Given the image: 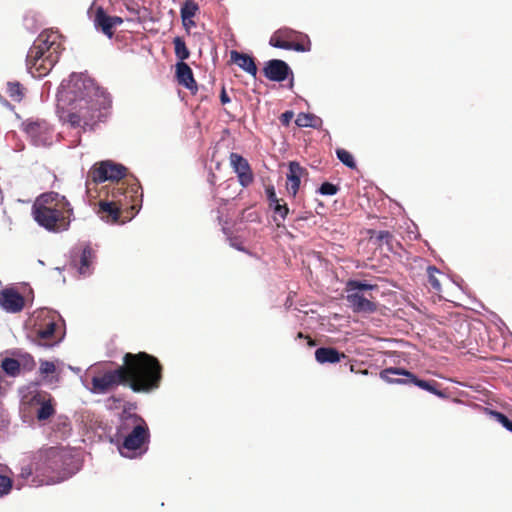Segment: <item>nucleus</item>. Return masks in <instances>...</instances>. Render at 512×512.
I'll use <instances>...</instances> for the list:
<instances>
[{
    "label": "nucleus",
    "mask_w": 512,
    "mask_h": 512,
    "mask_svg": "<svg viewBox=\"0 0 512 512\" xmlns=\"http://www.w3.org/2000/svg\"><path fill=\"white\" fill-rule=\"evenodd\" d=\"M163 366L153 355L146 352L126 353L123 364L91 379L90 391L105 394L119 385L129 386L135 393H148L160 387Z\"/></svg>",
    "instance_id": "f257e3e1"
},
{
    "label": "nucleus",
    "mask_w": 512,
    "mask_h": 512,
    "mask_svg": "<svg viewBox=\"0 0 512 512\" xmlns=\"http://www.w3.org/2000/svg\"><path fill=\"white\" fill-rule=\"evenodd\" d=\"M70 110L68 122L73 127L92 128L111 106L109 94L96 82L82 74H72L68 84Z\"/></svg>",
    "instance_id": "f03ea898"
},
{
    "label": "nucleus",
    "mask_w": 512,
    "mask_h": 512,
    "mask_svg": "<svg viewBox=\"0 0 512 512\" xmlns=\"http://www.w3.org/2000/svg\"><path fill=\"white\" fill-rule=\"evenodd\" d=\"M32 215L39 226L59 233L68 230L73 208L65 196L53 191L45 192L36 198Z\"/></svg>",
    "instance_id": "7ed1b4c3"
},
{
    "label": "nucleus",
    "mask_w": 512,
    "mask_h": 512,
    "mask_svg": "<svg viewBox=\"0 0 512 512\" xmlns=\"http://www.w3.org/2000/svg\"><path fill=\"white\" fill-rule=\"evenodd\" d=\"M114 190H108L110 199L99 202L98 215L110 223H125L131 220L138 212L142 202V188L136 181L130 189L124 192L123 184Z\"/></svg>",
    "instance_id": "20e7f679"
},
{
    "label": "nucleus",
    "mask_w": 512,
    "mask_h": 512,
    "mask_svg": "<svg viewBox=\"0 0 512 512\" xmlns=\"http://www.w3.org/2000/svg\"><path fill=\"white\" fill-rule=\"evenodd\" d=\"M64 50L62 35L55 30L42 31L30 47L26 65L33 77L46 76L59 61Z\"/></svg>",
    "instance_id": "39448f33"
},
{
    "label": "nucleus",
    "mask_w": 512,
    "mask_h": 512,
    "mask_svg": "<svg viewBox=\"0 0 512 512\" xmlns=\"http://www.w3.org/2000/svg\"><path fill=\"white\" fill-rule=\"evenodd\" d=\"M128 169L119 163L113 161H102L98 165H94L90 170L88 177L94 183H102L110 181L109 190H114L115 187H119V183L123 184L124 192L130 189L132 183L135 181L139 183L136 178L127 179Z\"/></svg>",
    "instance_id": "423d86ee"
},
{
    "label": "nucleus",
    "mask_w": 512,
    "mask_h": 512,
    "mask_svg": "<svg viewBox=\"0 0 512 512\" xmlns=\"http://www.w3.org/2000/svg\"><path fill=\"white\" fill-rule=\"evenodd\" d=\"M35 476L32 483L35 485H49L55 483L60 469V458L58 453L51 449L47 452H40L34 457Z\"/></svg>",
    "instance_id": "0eeeda50"
},
{
    "label": "nucleus",
    "mask_w": 512,
    "mask_h": 512,
    "mask_svg": "<svg viewBox=\"0 0 512 512\" xmlns=\"http://www.w3.org/2000/svg\"><path fill=\"white\" fill-rule=\"evenodd\" d=\"M380 377L384 381L392 384H408L412 383L417 387L426 390L438 397L444 398L446 395L443 391L437 389L438 383L434 380L426 381L417 378L412 372L403 368L390 367L380 372Z\"/></svg>",
    "instance_id": "6e6552de"
},
{
    "label": "nucleus",
    "mask_w": 512,
    "mask_h": 512,
    "mask_svg": "<svg viewBox=\"0 0 512 512\" xmlns=\"http://www.w3.org/2000/svg\"><path fill=\"white\" fill-rule=\"evenodd\" d=\"M269 44L276 48L297 52L311 50V41L307 35L286 27L276 30L270 37Z\"/></svg>",
    "instance_id": "1a4fd4ad"
},
{
    "label": "nucleus",
    "mask_w": 512,
    "mask_h": 512,
    "mask_svg": "<svg viewBox=\"0 0 512 512\" xmlns=\"http://www.w3.org/2000/svg\"><path fill=\"white\" fill-rule=\"evenodd\" d=\"M149 437L150 433L146 422L135 426L131 433L122 439V444L119 446L120 453L125 457L136 456L138 451L139 454L144 453L147 450L144 446L149 442Z\"/></svg>",
    "instance_id": "9d476101"
},
{
    "label": "nucleus",
    "mask_w": 512,
    "mask_h": 512,
    "mask_svg": "<svg viewBox=\"0 0 512 512\" xmlns=\"http://www.w3.org/2000/svg\"><path fill=\"white\" fill-rule=\"evenodd\" d=\"M57 323L53 317L45 316L35 323V337L34 342L40 346L51 347L58 342L56 336Z\"/></svg>",
    "instance_id": "9b49d317"
},
{
    "label": "nucleus",
    "mask_w": 512,
    "mask_h": 512,
    "mask_svg": "<svg viewBox=\"0 0 512 512\" xmlns=\"http://www.w3.org/2000/svg\"><path fill=\"white\" fill-rule=\"evenodd\" d=\"M24 131L36 146L46 145L50 141V127L44 120L27 121Z\"/></svg>",
    "instance_id": "f8f14e48"
},
{
    "label": "nucleus",
    "mask_w": 512,
    "mask_h": 512,
    "mask_svg": "<svg viewBox=\"0 0 512 512\" xmlns=\"http://www.w3.org/2000/svg\"><path fill=\"white\" fill-rule=\"evenodd\" d=\"M123 23V19L119 16H110L103 7H98L95 11L94 25L104 35L112 38L115 28Z\"/></svg>",
    "instance_id": "ddd939ff"
},
{
    "label": "nucleus",
    "mask_w": 512,
    "mask_h": 512,
    "mask_svg": "<svg viewBox=\"0 0 512 512\" xmlns=\"http://www.w3.org/2000/svg\"><path fill=\"white\" fill-rule=\"evenodd\" d=\"M230 164L237 174L242 187H248L254 181V175L248 161L238 153L230 154Z\"/></svg>",
    "instance_id": "4468645a"
},
{
    "label": "nucleus",
    "mask_w": 512,
    "mask_h": 512,
    "mask_svg": "<svg viewBox=\"0 0 512 512\" xmlns=\"http://www.w3.org/2000/svg\"><path fill=\"white\" fill-rule=\"evenodd\" d=\"M0 306L7 312L18 313L25 306L24 297L13 288L0 291Z\"/></svg>",
    "instance_id": "2eb2a0df"
},
{
    "label": "nucleus",
    "mask_w": 512,
    "mask_h": 512,
    "mask_svg": "<svg viewBox=\"0 0 512 512\" xmlns=\"http://www.w3.org/2000/svg\"><path fill=\"white\" fill-rule=\"evenodd\" d=\"M32 402L40 406L36 413L38 421L48 420L56 413L54 399L47 392H37L32 397Z\"/></svg>",
    "instance_id": "dca6fc26"
},
{
    "label": "nucleus",
    "mask_w": 512,
    "mask_h": 512,
    "mask_svg": "<svg viewBox=\"0 0 512 512\" xmlns=\"http://www.w3.org/2000/svg\"><path fill=\"white\" fill-rule=\"evenodd\" d=\"M263 73L271 81L282 82L291 73V69L285 61L272 59L265 63Z\"/></svg>",
    "instance_id": "f3484780"
},
{
    "label": "nucleus",
    "mask_w": 512,
    "mask_h": 512,
    "mask_svg": "<svg viewBox=\"0 0 512 512\" xmlns=\"http://www.w3.org/2000/svg\"><path fill=\"white\" fill-rule=\"evenodd\" d=\"M346 300L354 312L373 313L377 310V304L366 298L359 292H347Z\"/></svg>",
    "instance_id": "a211bd4d"
},
{
    "label": "nucleus",
    "mask_w": 512,
    "mask_h": 512,
    "mask_svg": "<svg viewBox=\"0 0 512 512\" xmlns=\"http://www.w3.org/2000/svg\"><path fill=\"white\" fill-rule=\"evenodd\" d=\"M144 423V419L137 414H123L115 434L117 442L121 441L127 434H130L135 426Z\"/></svg>",
    "instance_id": "6ab92c4d"
},
{
    "label": "nucleus",
    "mask_w": 512,
    "mask_h": 512,
    "mask_svg": "<svg viewBox=\"0 0 512 512\" xmlns=\"http://www.w3.org/2000/svg\"><path fill=\"white\" fill-rule=\"evenodd\" d=\"M306 173V169L303 168L298 162L289 163V173L287 174L286 183V188L289 194L296 196L300 187L301 177Z\"/></svg>",
    "instance_id": "aec40b11"
},
{
    "label": "nucleus",
    "mask_w": 512,
    "mask_h": 512,
    "mask_svg": "<svg viewBox=\"0 0 512 512\" xmlns=\"http://www.w3.org/2000/svg\"><path fill=\"white\" fill-rule=\"evenodd\" d=\"M176 78L180 85L189 89L192 93L197 90V83L193 77L192 69L185 62L176 64Z\"/></svg>",
    "instance_id": "412c9836"
},
{
    "label": "nucleus",
    "mask_w": 512,
    "mask_h": 512,
    "mask_svg": "<svg viewBox=\"0 0 512 512\" xmlns=\"http://www.w3.org/2000/svg\"><path fill=\"white\" fill-rule=\"evenodd\" d=\"M344 358H346V355L333 347H320L315 351V359L320 364H334L340 362Z\"/></svg>",
    "instance_id": "4be33fe9"
},
{
    "label": "nucleus",
    "mask_w": 512,
    "mask_h": 512,
    "mask_svg": "<svg viewBox=\"0 0 512 512\" xmlns=\"http://www.w3.org/2000/svg\"><path fill=\"white\" fill-rule=\"evenodd\" d=\"M231 61L237 64L241 69L251 74L252 76H256L257 74V66L253 57L248 54L238 52L236 50L231 51Z\"/></svg>",
    "instance_id": "5701e85b"
},
{
    "label": "nucleus",
    "mask_w": 512,
    "mask_h": 512,
    "mask_svg": "<svg viewBox=\"0 0 512 512\" xmlns=\"http://www.w3.org/2000/svg\"><path fill=\"white\" fill-rule=\"evenodd\" d=\"M95 259V253L90 246H85L82 249L79 262L75 264L78 271L82 275H88L91 271L92 263Z\"/></svg>",
    "instance_id": "b1692460"
},
{
    "label": "nucleus",
    "mask_w": 512,
    "mask_h": 512,
    "mask_svg": "<svg viewBox=\"0 0 512 512\" xmlns=\"http://www.w3.org/2000/svg\"><path fill=\"white\" fill-rule=\"evenodd\" d=\"M6 92L14 102L19 103L26 95V88L18 81H10L7 83Z\"/></svg>",
    "instance_id": "393cba45"
},
{
    "label": "nucleus",
    "mask_w": 512,
    "mask_h": 512,
    "mask_svg": "<svg viewBox=\"0 0 512 512\" xmlns=\"http://www.w3.org/2000/svg\"><path fill=\"white\" fill-rule=\"evenodd\" d=\"M320 123L321 119L311 113H299L295 120V124L301 128H317L320 125Z\"/></svg>",
    "instance_id": "a878e982"
},
{
    "label": "nucleus",
    "mask_w": 512,
    "mask_h": 512,
    "mask_svg": "<svg viewBox=\"0 0 512 512\" xmlns=\"http://www.w3.org/2000/svg\"><path fill=\"white\" fill-rule=\"evenodd\" d=\"M441 272L435 266H428L427 268V285L429 288L439 294L441 292V283L439 280V276H441Z\"/></svg>",
    "instance_id": "bb28decb"
},
{
    "label": "nucleus",
    "mask_w": 512,
    "mask_h": 512,
    "mask_svg": "<svg viewBox=\"0 0 512 512\" xmlns=\"http://www.w3.org/2000/svg\"><path fill=\"white\" fill-rule=\"evenodd\" d=\"M173 45L175 56L180 60V62H184V60L189 58L190 51L181 37H175L173 39Z\"/></svg>",
    "instance_id": "cd10ccee"
},
{
    "label": "nucleus",
    "mask_w": 512,
    "mask_h": 512,
    "mask_svg": "<svg viewBox=\"0 0 512 512\" xmlns=\"http://www.w3.org/2000/svg\"><path fill=\"white\" fill-rule=\"evenodd\" d=\"M20 362L14 358H5L1 362V368L9 376L15 377L20 373Z\"/></svg>",
    "instance_id": "c85d7f7f"
},
{
    "label": "nucleus",
    "mask_w": 512,
    "mask_h": 512,
    "mask_svg": "<svg viewBox=\"0 0 512 512\" xmlns=\"http://www.w3.org/2000/svg\"><path fill=\"white\" fill-rule=\"evenodd\" d=\"M377 289V285H372L367 282H362L358 280H349L346 283V292H359L360 291H366V290H373Z\"/></svg>",
    "instance_id": "c756f323"
},
{
    "label": "nucleus",
    "mask_w": 512,
    "mask_h": 512,
    "mask_svg": "<svg viewBox=\"0 0 512 512\" xmlns=\"http://www.w3.org/2000/svg\"><path fill=\"white\" fill-rule=\"evenodd\" d=\"M198 10L199 7L193 0L185 1L180 10L182 21H186L188 18H193Z\"/></svg>",
    "instance_id": "7c9ffc66"
},
{
    "label": "nucleus",
    "mask_w": 512,
    "mask_h": 512,
    "mask_svg": "<svg viewBox=\"0 0 512 512\" xmlns=\"http://www.w3.org/2000/svg\"><path fill=\"white\" fill-rule=\"evenodd\" d=\"M337 158L347 167L351 169H356V162L354 160L353 155L343 148H338L336 150Z\"/></svg>",
    "instance_id": "2f4dec72"
},
{
    "label": "nucleus",
    "mask_w": 512,
    "mask_h": 512,
    "mask_svg": "<svg viewBox=\"0 0 512 512\" xmlns=\"http://www.w3.org/2000/svg\"><path fill=\"white\" fill-rule=\"evenodd\" d=\"M274 212V220L277 221L278 217L284 221L289 213V208L287 203L283 200V202H280L279 204L274 205L273 208H271Z\"/></svg>",
    "instance_id": "473e14b6"
},
{
    "label": "nucleus",
    "mask_w": 512,
    "mask_h": 512,
    "mask_svg": "<svg viewBox=\"0 0 512 512\" xmlns=\"http://www.w3.org/2000/svg\"><path fill=\"white\" fill-rule=\"evenodd\" d=\"M374 233L376 234V240L380 246L386 244L388 248L392 250V241L394 240L392 233L389 231H379Z\"/></svg>",
    "instance_id": "72a5a7b5"
},
{
    "label": "nucleus",
    "mask_w": 512,
    "mask_h": 512,
    "mask_svg": "<svg viewBox=\"0 0 512 512\" xmlns=\"http://www.w3.org/2000/svg\"><path fill=\"white\" fill-rule=\"evenodd\" d=\"M39 372H40L41 375H43L46 378L50 374L51 375L55 374L56 366L51 361L41 360L40 361Z\"/></svg>",
    "instance_id": "f704fd0d"
},
{
    "label": "nucleus",
    "mask_w": 512,
    "mask_h": 512,
    "mask_svg": "<svg viewBox=\"0 0 512 512\" xmlns=\"http://www.w3.org/2000/svg\"><path fill=\"white\" fill-rule=\"evenodd\" d=\"M491 415L501 423L507 430L512 432V421L503 413L497 411H491Z\"/></svg>",
    "instance_id": "c9c22d12"
},
{
    "label": "nucleus",
    "mask_w": 512,
    "mask_h": 512,
    "mask_svg": "<svg viewBox=\"0 0 512 512\" xmlns=\"http://www.w3.org/2000/svg\"><path fill=\"white\" fill-rule=\"evenodd\" d=\"M266 195L267 200L269 202V207L273 208L274 205L279 204L280 202H283V199H279L276 195L275 189L273 186L266 187Z\"/></svg>",
    "instance_id": "e433bc0d"
},
{
    "label": "nucleus",
    "mask_w": 512,
    "mask_h": 512,
    "mask_svg": "<svg viewBox=\"0 0 512 512\" xmlns=\"http://www.w3.org/2000/svg\"><path fill=\"white\" fill-rule=\"evenodd\" d=\"M32 476H35L34 461L29 465L22 466L21 471L19 473V477L23 481H27Z\"/></svg>",
    "instance_id": "4c0bfd02"
},
{
    "label": "nucleus",
    "mask_w": 512,
    "mask_h": 512,
    "mask_svg": "<svg viewBox=\"0 0 512 512\" xmlns=\"http://www.w3.org/2000/svg\"><path fill=\"white\" fill-rule=\"evenodd\" d=\"M319 192L322 195H335L338 192V187L330 182H324L320 186Z\"/></svg>",
    "instance_id": "58836bf2"
},
{
    "label": "nucleus",
    "mask_w": 512,
    "mask_h": 512,
    "mask_svg": "<svg viewBox=\"0 0 512 512\" xmlns=\"http://www.w3.org/2000/svg\"><path fill=\"white\" fill-rule=\"evenodd\" d=\"M22 361H23V364H22L23 368L28 371L33 370L36 366V362L30 354H26L25 356H23Z\"/></svg>",
    "instance_id": "ea45409f"
},
{
    "label": "nucleus",
    "mask_w": 512,
    "mask_h": 512,
    "mask_svg": "<svg viewBox=\"0 0 512 512\" xmlns=\"http://www.w3.org/2000/svg\"><path fill=\"white\" fill-rule=\"evenodd\" d=\"M294 117V113L293 111H285L284 113L281 114L280 116V122L282 123V125L284 126H288L290 124V122L292 121Z\"/></svg>",
    "instance_id": "a19ab883"
},
{
    "label": "nucleus",
    "mask_w": 512,
    "mask_h": 512,
    "mask_svg": "<svg viewBox=\"0 0 512 512\" xmlns=\"http://www.w3.org/2000/svg\"><path fill=\"white\" fill-rule=\"evenodd\" d=\"M220 101H221L222 105H225L231 101L226 90H225V87H222V90L220 93Z\"/></svg>",
    "instance_id": "79ce46f5"
},
{
    "label": "nucleus",
    "mask_w": 512,
    "mask_h": 512,
    "mask_svg": "<svg viewBox=\"0 0 512 512\" xmlns=\"http://www.w3.org/2000/svg\"><path fill=\"white\" fill-rule=\"evenodd\" d=\"M297 338H303V339H306V340H307V345H308L309 347H313V346H315V345H316L315 340H313L310 336H306V335H304L302 332H299V333L297 334Z\"/></svg>",
    "instance_id": "37998d69"
},
{
    "label": "nucleus",
    "mask_w": 512,
    "mask_h": 512,
    "mask_svg": "<svg viewBox=\"0 0 512 512\" xmlns=\"http://www.w3.org/2000/svg\"><path fill=\"white\" fill-rule=\"evenodd\" d=\"M182 23L186 29H190L196 25V23L192 20V18H188V19H186V21H182Z\"/></svg>",
    "instance_id": "c03bdc74"
},
{
    "label": "nucleus",
    "mask_w": 512,
    "mask_h": 512,
    "mask_svg": "<svg viewBox=\"0 0 512 512\" xmlns=\"http://www.w3.org/2000/svg\"><path fill=\"white\" fill-rule=\"evenodd\" d=\"M58 382L59 381V376H52L51 379L48 380L49 383H52V382Z\"/></svg>",
    "instance_id": "a18cd8bd"
},
{
    "label": "nucleus",
    "mask_w": 512,
    "mask_h": 512,
    "mask_svg": "<svg viewBox=\"0 0 512 512\" xmlns=\"http://www.w3.org/2000/svg\"><path fill=\"white\" fill-rule=\"evenodd\" d=\"M108 401L119 402L120 399L115 396H111V397H109Z\"/></svg>",
    "instance_id": "49530a36"
},
{
    "label": "nucleus",
    "mask_w": 512,
    "mask_h": 512,
    "mask_svg": "<svg viewBox=\"0 0 512 512\" xmlns=\"http://www.w3.org/2000/svg\"><path fill=\"white\" fill-rule=\"evenodd\" d=\"M350 370H351L352 372L354 371V366H353V365H351V366H350Z\"/></svg>",
    "instance_id": "de8ad7c7"
}]
</instances>
